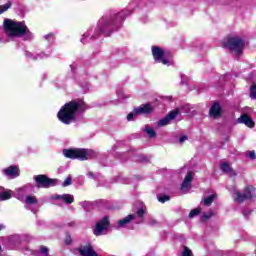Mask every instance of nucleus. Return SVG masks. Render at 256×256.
I'll list each match as a JSON object with an SVG mask.
<instances>
[{
	"mask_svg": "<svg viewBox=\"0 0 256 256\" xmlns=\"http://www.w3.org/2000/svg\"><path fill=\"white\" fill-rule=\"evenodd\" d=\"M87 110V104L83 100H73L66 103L58 112L57 117L64 125H70L75 121L78 113Z\"/></svg>",
	"mask_w": 256,
	"mask_h": 256,
	"instance_id": "1",
	"label": "nucleus"
},
{
	"mask_svg": "<svg viewBox=\"0 0 256 256\" xmlns=\"http://www.w3.org/2000/svg\"><path fill=\"white\" fill-rule=\"evenodd\" d=\"M131 12L123 10L118 14H114L110 17H102L98 22V31L102 35L109 37L113 31H117L119 27L123 24V20L126 19L127 15Z\"/></svg>",
	"mask_w": 256,
	"mask_h": 256,
	"instance_id": "2",
	"label": "nucleus"
},
{
	"mask_svg": "<svg viewBox=\"0 0 256 256\" xmlns=\"http://www.w3.org/2000/svg\"><path fill=\"white\" fill-rule=\"evenodd\" d=\"M4 32L8 37H23L25 41L33 38V33L29 31L25 22H19L11 20L9 18L4 19L3 22Z\"/></svg>",
	"mask_w": 256,
	"mask_h": 256,
	"instance_id": "3",
	"label": "nucleus"
},
{
	"mask_svg": "<svg viewBox=\"0 0 256 256\" xmlns=\"http://www.w3.org/2000/svg\"><path fill=\"white\" fill-rule=\"evenodd\" d=\"M64 157L67 159H79V161H88L89 159H95L97 157V152L91 149H64L63 150Z\"/></svg>",
	"mask_w": 256,
	"mask_h": 256,
	"instance_id": "4",
	"label": "nucleus"
},
{
	"mask_svg": "<svg viewBox=\"0 0 256 256\" xmlns=\"http://www.w3.org/2000/svg\"><path fill=\"white\" fill-rule=\"evenodd\" d=\"M145 215V210L143 208H139L135 214H130L120 220L117 221L116 229L125 228L131 223V221H135V223H143V216Z\"/></svg>",
	"mask_w": 256,
	"mask_h": 256,
	"instance_id": "5",
	"label": "nucleus"
},
{
	"mask_svg": "<svg viewBox=\"0 0 256 256\" xmlns=\"http://www.w3.org/2000/svg\"><path fill=\"white\" fill-rule=\"evenodd\" d=\"M224 47H227L235 55H241L245 48V41L237 36L228 38L223 42Z\"/></svg>",
	"mask_w": 256,
	"mask_h": 256,
	"instance_id": "6",
	"label": "nucleus"
},
{
	"mask_svg": "<svg viewBox=\"0 0 256 256\" xmlns=\"http://www.w3.org/2000/svg\"><path fill=\"white\" fill-rule=\"evenodd\" d=\"M152 55L156 63H162V65H172L171 56L158 46H152Z\"/></svg>",
	"mask_w": 256,
	"mask_h": 256,
	"instance_id": "7",
	"label": "nucleus"
},
{
	"mask_svg": "<svg viewBox=\"0 0 256 256\" xmlns=\"http://www.w3.org/2000/svg\"><path fill=\"white\" fill-rule=\"evenodd\" d=\"M149 113H153V106H151L150 103L142 104L134 108V111L128 114L127 121H133L137 115H149Z\"/></svg>",
	"mask_w": 256,
	"mask_h": 256,
	"instance_id": "8",
	"label": "nucleus"
},
{
	"mask_svg": "<svg viewBox=\"0 0 256 256\" xmlns=\"http://www.w3.org/2000/svg\"><path fill=\"white\" fill-rule=\"evenodd\" d=\"M36 187L41 189H47L49 187H55L59 180L57 179H50L46 175H37L35 176Z\"/></svg>",
	"mask_w": 256,
	"mask_h": 256,
	"instance_id": "9",
	"label": "nucleus"
},
{
	"mask_svg": "<svg viewBox=\"0 0 256 256\" xmlns=\"http://www.w3.org/2000/svg\"><path fill=\"white\" fill-rule=\"evenodd\" d=\"M255 196V188L253 186H248L244 189L243 194L239 191L234 192V201L236 203H243L246 199H253Z\"/></svg>",
	"mask_w": 256,
	"mask_h": 256,
	"instance_id": "10",
	"label": "nucleus"
},
{
	"mask_svg": "<svg viewBox=\"0 0 256 256\" xmlns=\"http://www.w3.org/2000/svg\"><path fill=\"white\" fill-rule=\"evenodd\" d=\"M109 217L108 216H104L101 220H99L96 223V226L94 228V235H96V237H100V235H105V233H107V229H109Z\"/></svg>",
	"mask_w": 256,
	"mask_h": 256,
	"instance_id": "11",
	"label": "nucleus"
},
{
	"mask_svg": "<svg viewBox=\"0 0 256 256\" xmlns=\"http://www.w3.org/2000/svg\"><path fill=\"white\" fill-rule=\"evenodd\" d=\"M177 115H181V111L179 109H175L174 111H171L170 113H168V115L165 118L157 122L158 127H165V125H169L171 121H173V119L177 117Z\"/></svg>",
	"mask_w": 256,
	"mask_h": 256,
	"instance_id": "12",
	"label": "nucleus"
},
{
	"mask_svg": "<svg viewBox=\"0 0 256 256\" xmlns=\"http://www.w3.org/2000/svg\"><path fill=\"white\" fill-rule=\"evenodd\" d=\"M52 199L55 201H62L63 203H66V205H71L75 201V197L71 194H55L52 196Z\"/></svg>",
	"mask_w": 256,
	"mask_h": 256,
	"instance_id": "13",
	"label": "nucleus"
},
{
	"mask_svg": "<svg viewBox=\"0 0 256 256\" xmlns=\"http://www.w3.org/2000/svg\"><path fill=\"white\" fill-rule=\"evenodd\" d=\"M25 203H26V209H30L32 213H37L39 211V206L36 207H31L32 205H37L39 201L37 200V197L35 196H26L25 198Z\"/></svg>",
	"mask_w": 256,
	"mask_h": 256,
	"instance_id": "14",
	"label": "nucleus"
},
{
	"mask_svg": "<svg viewBox=\"0 0 256 256\" xmlns=\"http://www.w3.org/2000/svg\"><path fill=\"white\" fill-rule=\"evenodd\" d=\"M78 251L81 256H98L97 252H95V249H93V246H91V244L81 246Z\"/></svg>",
	"mask_w": 256,
	"mask_h": 256,
	"instance_id": "15",
	"label": "nucleus"
},
{
	"mask_svg": "<svg viewBox=\"0 0 256 256\" xmlns=\"http://www.w3.org/2000/svg\"><path fill=\"white\" fill-rule=\"evenodd\" d=\"M191 181H193V172H188L181 185V191L187 193L191 189Z\"/></svg>",
	"mask_w": 256,
	"mask_h": 256,
	"instance_id": "16",
	"label": "nucleus"
},
{
	"mask_svg": "<svg viewBox=\"0 0 256 256\" xmlns=\"http://www.w3.org/2000/svg\"><path fill=\"white\" fill-rule=\"evenodd\" d=\"M3 173L7 177H11V179H15L16 177H19V167L17 166H10L3 170Z\"/></svg>",
	"mask_w": 256,
	"mask_h": 256,
	"instance_id": "17",
	"label": "nucleus"
},
{
	"mask_svg": "<svg viewBox=\"0 0 256 256\" xmlns=\"http://www.w3.org/2000/svg\"><path fill=\"white\" fill-rule=\"evenodd\" d=\"M238 121L246 125V127H250V129H252V127H255V122L247 114H242Z\"/></svg>",
	"mask_w": 256,
	"mask_h": 256,
	"instance_id": "18",
	"label": "nucleus"
},
{
	"mask_svg": "<svg viewBox=\"0 0 256 256\" xmlns=\"http://www.w3.org/2000/svg\"><path fill=\"white\" fill-rule=\"evenodd\" d=\"M220 169L223 173H227L228 175H230L231 177H235L237 175V173L235 172V170H233V168H231V165H229V163L227 162H223L220 165Z\"/></svg>",
	"mask_w": 256,
	"mask_h": 256,
	"instance_id": "19",
	"label": "nucleus"
},
{
	"mask_svg": "<svg viewBox=\"0 0 256 256\" xmlns=\"http://www.w3.org/2000/svg\"><path fill=\"white\" fill-rule=\"evenodd\" d=\"M51 54L48 53V54H45V53H40L38 55H35L29 51L26 52V57L28 59H31L32 61H37V59H47V57H49Z\"/></svg>",
	"mask_w": 256,
	"mask_h": 256,
	"instance_id": "20",
	"label": "nucleus"
},
{
	"mask_svg": "<svg viewBox=\"0 0 256 256\" xmlns=\"http://www.w3.org/2000/svg\"><path fill=\"white\" fill-rule=\"evenodd\" d=\"M210 117H220L221 116V106L219 103H215L211 108H210Z\"/></svg>",
	"mask_w": 256,
	"mask_h": 256,
	"instance_id": "21",
	"label": "nucleus"
},
{
	"mask_svg": "<svg viewBox=\"0 0 256 256\" xmlns=\"http://www.w3.org/2000/svg\"><path fill=\"white\" fill-rule=\"evenodd\" d=\"M7 199H11V192L5 191V189L0 186V201H7Z\"/></svg>",
	"mask_w": 256,
	"mask_h": 256,
	"instance_id": "22",
	"label": "nucleus"
},
{
	"mask_svg": "<svg viewBox=\"0 0 256 256\" xmlns=\"http://www.w3.org/2000/svg\"><path fill=\"white\" fill-rule=\"evenodd\" d=\"M145 133H147V135L153 139L157 136V133L155 132V130L153 128H151V126L146 125L144 128Z\"/></svg>",
	"mask_w": 256,
	"mask_h": 256,
	"instance_id": "23",
	"label": "nucleus"
},
{
	"mask_svg": "<svg viewBox=\"0 0 256 256\" xmlns=\"http://www.w3.org/2000/svg\"><path fill=\"white\" fill-rule=\"evenodd\" d=\"M217 195L212 194L210 196H208L207 198L204 199V205L206 207H210V205L213 203V201H215Z\"/></svg>",
	"mask_w": 256,
	"mask_h": 256,
	"instance_id": "24",
	"label": "nucleus"
},
{
	"mask_svg": "<svg viewBox=\"0 0 256 256\" xmlns=\"http://www.w3.org/2000/svg\"><path fill=\"white\" fill-rule=\"evenodd\" d=\"M12 5L13 4L11 3V1H8L4 5H0V15H2V13H5V11H7L8 9H11Z\"/></svg>",
	"mask_w": 256,
	"mask_h": 256,
	"instance_id": "25",
	"label": "nucleus"
},
{
	"mask_svg": "<svg viewBox=\"0 0 256 256\" xmlns=\"http://www.w3.org/2000/svg\"><path fill=\"white\" fill-rule=\"evenodd\" d=\"M250 98L256 100V83H253L250 87Z\"/></svg>",
	"mask_w": 256,
	"mask_h": 256,
	"instance_id": "26",
	"label": "nucleus"
},
{
	"mask_svg": "<svg viewBox=\"0 0 256 256\" xmlns=\"http://www.w3.org/2000/svg\"><path fill=\"white\" fill-rule=\"evenodd\" d=\"M199 213H201V209H199V208L193 209L189 213V218L193 219V217H197V215H199Z\"/></svg>",
	"mask_w": 256,
	"mask_h": 256,
	"instance_id": "27",
	"label": "nucleus"
},
{
	"mask_svg": "<svg viewBox=\"0 0 256 256\" xmlns=\"http://www.w3.org/2000/svg\"><path fill=\"white\" fill-rule=\"evenodd\" d=\"M40 252L42 253V255L48 256L49 255V248L45 247V246H41L40 247Z\"/></svg>",
	"mask_w": 256,
	"mask_h": 256,
	"instance_id": "28",
	"label": "nucleus"
},
{
	"mask_svg": "<svg viewBox=\"0 0 256 256\" xmlns=\"http://www.w3.org/2000/svg\"><path fill=\"white\" fill-rule=\"evenodd\" d=\"M193 255V252H191V250L187 247H184V250L182 252V256H191Z\"/></svg>",
	"mask_w": 256,
	"mask_h": 256,
	"instance_id": "29",
	"label": "nucleus"
},
{
	"mask_svg": "<svg viewBox=\"0 0 256 256\" xmlns=\"http://www.w3.org/2000/svg\"><path fill=\"white\" fill-rule=\"evenodd\" d=\"M71 183H72V179H71V176H68L66 179H65V181L63 182V186L64 187H69V185H71Z\"/></svg>",
	"mask_w": 256,
	"mask_h": 256,
	"instance_id": "30",
	"label": "nucleus"
},
{
	"mask_svg": "<svg viewBox=\"0 0 256 256\" xmlns=\"http://www.w3.org/2000/svg\"><path fill=\"white\" fill-rule=\"evenodd\" d=\"M246 156L249 158V159H256V154H255V151H248L246 153Z\"/></svg>",
	"mask_w": 256,
	"mask_h": 256,
	"instance_id": "31",
	"label": "nucleus"
},
{
	"mask_svg": "<svg viewBox=\"0 0 256 256\" xmlns=\"http://www.w3.org/2000/svg\"><path fill=\"white\" fill-rule=\"evenodd\" d=\"M54 38H55V34L53 33H49L44 36V39H46V41H53Z\"/></svg>",
	"mask_w": 256,
	"mask_h": 256,
	"instance_id": "32",
	"label": "nucleus"
},
{
	"mask_svg": "<svg viewBox=\"0 0 256 256\" xmlns=\"http://www.w3.org/2000/svg\"><path fill=\"white\" fill-rule=\"evenodd\" d=\"M213 217V213L209 212L208 214H203L202 219L203 221H207V219H211Z\"/></svg>",
	"mask_w": 256,
	"mask_h": 256,
	"instance_id": "33",
	"label": "nucleus"
},
{
	"mask_svg": "<svg viewBox=\"0 0 256 256\" xmlns=\"http://www.w3.org/2000/svg\"><path fill=\"white\" fill-rule=\"evenodd\" d=\"M158 201H159L160 203H165L166 201H169V196H160V197L158 198Z\"/></svg>",
	"mask_w": 256,
	"mask_h": 256,
	"instance_id": "34",
	"label": "nucleus"
},
{
	"mask_svg": "<svg viewBox=\"0 0 256 256\" xmlns=\"http://www.w3.org/2000/svg\"><path fill=\"white\" fill-rule=\"evenodd\" d=\"M185 141H187V136H181V137L179 138V143H180L181 145H183V143H185Z\"/></svg>",
	"mask_w": 256,
	"mask_h": 256,
	"instance_id": "35",
	"label": "nucleus"
},
{
	"mask_svg": "<svg viewBox=\"0 0 256 256\" xmlns=\"http://www.w3.org/2000/svg\"><path fill=\"white\" fill-rule=\"evenodd\" d=\"M243 215H244V217H249V215H251V210H249V209L244 210Z\"/></svg>",
	"mask_w": 256,
	"mask_h": 256,
	"instance_id": "36",
	"label": "nucleus"
},
{
	"mask_svg": "<svg viewBox=\"0 0 256 256\" xmlns=\"http://www.w3.org/2000/svg\"><path fill=\"white\" fill-rule=\"evenodd\" d=\"M67 227H77V224L75 223V221H71L69 223L66 224Z\"/></svg>",
	"mask_w": 256,
	"mask_h": 256,
	"instance_id": "37",
	"label": "nucleus"
},
{
	"mask_svg": "<svg viewBox=\"0 0 256 256\" xmlns=\"http://www.w3.org/2000/svg\"><path fill=\"white\" fill-rule=\"evenodd\" d=\"M66 245H71V236L66 238Z\"/></svg>",
	"mask_w": 256,
	"mask_h": 256,
	"instance_id": "38",
	"label": "nucleus"
},
{
	"mask_svg": "<svg viewBox=\"0 0 256 256\" xmlns=\"http://www.w3.org/2000/svg\"><path fill=\"white\" fill-rule=\"evenodd\" d=\"M88 177H90V179H95V174H93V172H88Z\"/></svg>",
	"mask_w": 256,
	"mask_h": 256,
	"instance_id": "39",
	"label": "nucleus"
},
{
	"mask_svg": "<svg viewBox=\"0 0 256 256\" xmlns=\"http://www.w3.org/2000/svg\"><path fill=\"white\" fill-rule=\"evenodd\" d=\"M149 225H157V221L156 220H150Z\"/></svg>",
	"mask_w": 256,
	"mask_h": 256,
	"instance_id": "40",
	"label": "nucleus"
},
{
	"mask_svg": "<svg viewBox=\"0 0 256 256\" xmlns=\"http://www.w3.org/2000/svg\"><path fill=\"white\" fill-rule=\"evenodd\" d=\"M5 229V226L3 224H0V231H3Z\"/></svg>",
	"mask_w": 256,
	"mask_h": 256,
	"instance_id": "41",
	"label": "nucleus"
},
{
	"mask_svg": "<svg viewBox=\"0 0 256 256\" xmlns=\"http://www.w3.org/2000/svg\"><path fill=\"white\" fill-rule=\"evenodd\" d=\"M23 191H25V188H20V189H19V192H20V193H23Z\"/></svg>",
	"mask_w": 256,
	"mask_h": 256,
	"instance_id": "42",
	"label": "nucleus"
},
{
	"mask_svg": "<svg viewBox=\"0 0 256 256\" xmlns=\"http://www.w3.org/2000/svg\"><path fill=\"white\" fill-rule=\"evenodd\" d=\"M81 43H85V38H82V39H81Z\"/></svg>",
	"mask_w": 256,
	"mask_h": 256,
	"instance_id": "43",
	"label": "nucleus"
},
{
	"mask_svg": "<svg viewBox=\"0 0 256 256\" xmlns=\"http://www.w3.org/2000/svg\"><path fill=\"white\" fill-rule=\"evenodd\" d=\"M181 83H182V85H185V81L182 80Z\"/></svg>",
	"mask_w": 256,
	"mask_h": 256,
	"instance_id": "44",
	"label": "nucleus"
},
{
	"mask_svg": "<svg viewBox=\"0 0 256 256\" xmlns=\"http://www.w3.org/2000/svg\"><path fill=\"white\" fill-rule=\"evenodd\" d=\"M85 202H81L80 205H84Z\"/></svg>",
	"mask_w": 256,
	"mask_h": 256,
	"instance_id": "45",
	"label": "nucleus"
},
{
	"mask_svg": "<svg viewBox=\"0 0 256 256\" xmlns=\"http://www.w3.org/2000/svg\"><path fill=\"white\" fill-rule=\"evenodd\" d=\"M92 38L96 39L97 37H95V36H92Z\"/></svg>",
	"mask_w": 256,
	"mask_h": 256,
	"instance_id": "46",
	"label": "nucleus"
},
{
	"mask_svg": "<svg viewBox=\"0 0 256 256\" xmlns=\"http://www.w3.org/2000/svg\"><path fill=\"white\" fill-rule=\"evenodd\" d=\"M84 37H87V35H86V34H84Z\"/></svg>",
	"mask_w": 256,
	"mask_h": 256,
	"instance_id": "47",
	"label": "nucleus"
},
{
	"mask_svg": "<svg viewBox=\"0 0 256 256\" xmlns=\"http://www.w3.org/2000/svg\"><path fill=\"white\" fill-rule=\"evenodd\" d=\"M0 251H1V246H0Z\"/></svg>",
	"mask_w": 256,
	"mask_h": 256,
	"instance_id": "48",
	"label": "nucleus"
}]
</instances>
